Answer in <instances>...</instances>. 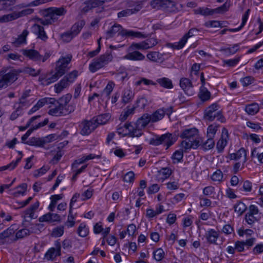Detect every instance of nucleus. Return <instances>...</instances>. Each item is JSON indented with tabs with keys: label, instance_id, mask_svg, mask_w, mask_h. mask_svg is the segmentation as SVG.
<instances>
[{
	"label": "nucleus",
	"instance_id": "3",
	"mask_svg": "<svg viewBox=\"0 0 263 263\" xmlns=\"http://www.w3.org/2000/svg\"><path fill=\"white\" fill-rule=\"evenodd\" d=\"M125 37H136L139 39L146 38L147 35L143 34L141 32L135 31L133 30L123 29L121 25L119 24H114L111 28L106 32V39H109L114 37L116 34Z\"/></svg>",
	"mask_w": 263,
	"mask_h": 263
},
{
	"label": "nucleus",
	"instance_id": "1",
	"mask_svg": "<svg viewBox=\"0 0 263 263\" xmlns=\"http://www.w3.org/2000/svg\"><path fill=\"white\" fill-rule=\"evenodd\" d=\"M198 130L196 128L185 129L180 134V137L184 139L181 145L185 150L197 148L201 143V139L199 136Z\"/></svg>",
	"mask_w": 263,
	"mask_h": 263
},
{
	"label": "nucleus",
	"instance_id": "9",
	"mask_svg": "<svg viewBox=\"0 0 263 263\" xmlns=\"http://www.w3.org/2000/svg\"><path fill=\"white\" fill-rule=\"evenodd\" d=\"M260 216L259 215L258 208L253 204L249 206L248 211L245 216L246 222L249 226V228H252L255 222L260 220Z\"/></svg>",
	"mask_w": 263,
	"mask_h": 263
},
{
	"label": "nucleus",
	"instance_id": "5",
	"mask_svg": "<svg viewBox=\"0 0 263 263\" xmlns=\"http://www.w3.org/2000/svg\"><path fill=\"white\" fill-rule=\"evenodd\" d=\"M220 106L217 103H213L209 106L204 111V119L210 122L213 121L215 119L221 123H225L226 119L219 109Z\"/></svg>",
	"mask_w": 263,
	"mask_h": 263
},
{
	"label": "nucleus",
	"instance_id": "58",
	"mask_svg": "<svg viewBox=\"0 0 263 263\" xmlns=\"http://www.w3.org/2000/svg\"><path fill=\"white\" fill-rule=\"evenodd\" d=\"M33 12V9H31V8H26V9L22 10V11H21L19 12H14V13L15 16L16 17V19H17L20 17L25 16V15H27L28 14H30L32 13Z\"/></svg>",
	"mask_w": 263,
	"mask_h": 263
},
{
	"label": "nucleus",
	"instance_id": "43",
	"mask_svg": "<svg viewBox=\"0 0 263 263\" xmlns=\"http://www.w3.org/2000/svg\"><path fill=\"white\" fill-rule=\"evenodd\" d=\"M144 45H145L144 44L143 41L139 42V43H133L127 48V51H133V50H146V48H145Z\"/></svg>",
	"mask_w": 263,
	"mask_h": 263
},
{
	"label": "nucleus",
	"instance_id": "25",
	"mask_svg": "<svg viewBox=\"0 0 263 263\" xmlns=\"http://www.w3.org/2000/svg\"><path fill=\"white\" fill-rule=\"evenodd\" d=\"M32 233H33V231L30 230L28 229L25 228L21 229L16 233L15 236L14 237L11 239V240L13 242L15 241L17 239H22L27 236H29Z\"/></svg>",
	"mask_w": 263,
	"mask_h": 263
},
{
	"label": "nucleus",
	"instance_id": "21",
	"mask_svg": "<svg viewBox=\"0 0 263 263\" xmlns=\"http://www.w3.org/2000/svg\"><path fill=\"white\" fill-rule=\"evenodd\" d=\"M32 29L34 33L37 36V37L45 42L48 39L44 28L43 26L39 24H34L32 26Z\"/></svg>",
	"mask_w": 263,
	"mask_h": 263
},
{
	"label": "nucleus",
	"instance_id": "29",
	"mask_svg": "<svg viewBox=\"0 0 263 263\" xmlns=\"http://www.w3.org/2000/svg\"><path fill=\"white\" fill-rule=\"evenodd\" d=\"M166 114V111L163 109H159L154 112L152 115H150V118H152V122H156L163 118Z\"/></svg>",
	"mask_w": 263,
	"mask_h": 263
},
{
	"label": "nucleus",
	"instance_id": "18",
	"mask_svg": "<svg viewBox=\"0 0 263 263\" xmlns=\"http://www.w3.org/2000/svg\"><path fill=\"white\" fill-rule=\"evenodd\" d=\"M15 229L13 228V226H11L6 230L0 233V243L1 244H4L5 242H8L7 239H12L14 237Z\"/></svg>",
	"mask_w": 263,
	"mask_h": 263
},
{
	"label": "nucleus",
	"instance_id": "6",
	"mask_svg": "<svg viewBox=\"0 0 263 263\" xmlns=\"http://www.w3.org/2000/svg\"><path fill=\"white\" fill-rule=\"evenodd\" d=\"M177 140V137L176 135L167 133L161 136L156 135L150 139L149 143L154 146L163 144L167 149L174 144Z\"/></svg>",
	"mask_w": 263,
	"mask_h": 263
},
{
	"label": "nucleus",
	"instance_id": "10",
	"mask_svg": "<svg viewBox=\"0 0 263 263\" xmlns=\"http://www.w3.org/2000/svg\"><path fill=\"white\" fill-rule=\"evenodd\" d=\"M22 53L24 56L38 63L41 62H45L50 56L47 52L43 56L37 50L34 49H23Z\"/></svg>",
	"mask_w": 263,
	"mask_h": 263
},
{
	"label": "nucleus",
	"instance_id": "57",
	"mask_svg": "<svg viewBox=\"0 0 263 263\" xmlns=\"http://www.w3.org/2000/svg\"><path fill=\"white\" fill-rule=\"evenodd\" d=\"M61 39L63 41L66 43L70 42L72 39L75 36L69 30L66 31L61 35Z\"/></svg>",
	"mask_w": 263,
	"mask_h": 263
},
{
	"label": "nucleus",
	"instance_id": "24",
	"mask_svg": "<svg viewBox=\"0 0 263 263\" xmlns=\"http://www.w3.org/2000/svg\"><path fill=\"white\" fill-rule=\"evenodd\" d=\"M27 30L25 29L22 33L18 36L17 38L12 42V44L15 47H18L22 44L26 43V37L28 34Z\"/></svg>",
	"mask_w": 263,
	"mask_h": 263
},
{
	"label": "nucleus",
	"instance_id": "39",
	"mask_svg": "<svg viewBox=\"0 0 263 263\" xmlns=\"http://www.w3.org/2000/svg\"><path fill=\"white\" fill-rule=\"evenodd\" d=\"M198 96L202 101H206L210 99L211 93L205 87H201Z\"/></svg>",
	"mask_w": 263,
	"mask_h": 263
},
{
	"label": "nucleus",
	"instance_id": "63",
	"mask_svg": "<svg viewBox=\"0 0 263 263\" xmlns=\"http://www.w3.org/2000/svg\"><path fill=\"white\" fill-rule=\"evenodd\" d=\"M222 178L223 174L220 170H218L215 172H214L211 177V179L215 181L220 182L222 181Z\"/></svg>",
	"mask_w": 263,
	"mask_h": 263
},
{
	"label": "nucleus",
	"instance_id": "14",
	"mask_svg": "<svg viewBox=\"0 0 263 263\" xmlns=\"http://www.w3.org/2000/svg\"><path fill=\"white\" fill-rule=\"evenodd\" d=\"M229 133L228 129L223 127L222 129L221 137L217 142L216 148L218 153L223 152L224 147L227 145Z\"/></svg>",
	"mask_w": 263,
	"mask_h": 263
},
{
	"label": "nucleus",
	"instance_id": "27",
	"mask_svg": "<svg viewBox=\"0 0 263 263\" xmlns=\"http://www.w3.org/2000/svg\"><path fill=\"white\" fill-rule=\"evenodd\" d=\"M146 57L148 60L155 62H162L164 60L163 55L157 51L149 52Z\"/></svg>",
	"mask_w": 263,
	"mask_h": 263
},
{
	"label": "nucleus",
	"instance_id": "42",
	"mask_svg": "<svg viewBox=\"0 0 263 263\" xmlns=\"http://www.w3.org/2000/svg\"><path fill=\"white\" fill-rule=\"evenodd\" d=\"M135 108L136 107L134 106L130 108L128 106L127 107L126 109H124V111L121 113L120 119L122 121H124L126 120L130 115L134 114Z\"/></svg>",
	"mask_w": 263,
	"mask_h": 263
},
{
	"label": "nucleus",
	"instance_id": "12",
	"mask_svg": "<svg viewBox=\"0 0 263 263\" xmlns=\"http://www.w3.org/2000/svg\"><path fill=\"white\" fill-rule=\"evenodd\" d=\"M72 56L71 55H67L66 57H63L60 59L56 64L55 71L58 72L59 76H63L66 71L67 70V67L71 60Z\"/></svg>",
	"mask_w": 263,
	"mask_h": 263
},
{
	"label": "nucleus",
	"instance_id": "51",
	"mask_svg": "<svg viewBox=\"0 0 263 263\" xmlns=\"http://www.w3.org/2000/svg\"><path fill=\"white\" fill-rule=\"evenodd\" d=\"M164 252L161 248L157 249L153 252L154 258L157 261H161L164 258Z\"/></svg>",
	"mask_w": 263,
	"mask_h": 263
},
{
	"label": "nucleus",
	"instance_id": "11",
	"mask_svg": "<svg viewBox=\"0 0 263 263\" xmlns=\"http://www.w3.org/2000/svg\"><path fill=\"white\" fill-rule=\"evenodd\" d=\"M199 30L198 29L195 28H191L187 33L183 35L179 42L174 44L168 43L167 45L168 47H171L174 49H180L184 47L189 37L197 34Z\"/></svg>",
	"mask_w": 263,
	"mask_h": 263
},
{
	"label": "nucleus",
	"instance_id": "41",
	"mask_svg": "<svg viewBox=\"0 0 263 263\" xmlns=\"http://www.w3.org/2000/svg\"><path fill=\"white\" fill-rule=\"evenodd\" d=\"M234 209L235 212H237L239 216L241 215L247 209L245 203L241 201H237L234 205Z\"/></svg>",
	"mask_w": 263,
	"mask_h": 263
},
{
	"label": "nucleus",
	"instance_id": "47",
	"mask_svg": "<svg viewBox=\"0 0 263 263\" xmlns=\"http://www.w3.org/2000/svg\"><path fill=\"white\" fill-rule=\"evenodd\" d=\"M77 232L80 236L84 237L88 234L89 231L86 224L84 223H81L78 229Z\"/></svg>",
	"mask_w": 263,
	"mask_h": 263
},
{
	"label": "nucleus",
	"instance_id": "60",
	"mask_svg": "<svg viewBox=\"0 0 263 263\" xmlns=\"http://www.w3.org/2000/svg\"><path fill=\"white\" fill-rule=\"evenodd\" d=\"M64 226H60L53 229L52 236L55 237H60L64 233Z\"/></svg>",
	"mask_w": 263,
	"mask_h": 263
},
{
	"label": "nucleus",
	"instance_id": "17",
	"mask_svg": "<svg viewBox=\"0 0 263 263\" xmlns=\"http://www.w3.org/2000/svg\"><path fill=\"white\" fill-rule=\"evenodd\" d=\"M204 237L206 241L209 244H213L215 245H218L217 241L219 237V233L214 229H211L205 232Z\"/></svg>",
	"mask_w": 263,
	"mask_h": 263
},
{
	"label": "nucleus",
	"instance_id": "40",
	"mask_svg": "<svg viewBox=\"0 0 263 263\" xmlns=\"http://www.w3.org/2000/svg\"><path fill=\"white\" fill-rule=\"evenodd\" d=\"M153 8L163 9L168 11L164 0H153L150 3Z\"/></svg>",
	"mask_w": 263,
	"mask_h": 263
},
{
	"label": "nucleus",
	"instance_id": "34",
	"mask_svg": "<svg viewBox=\"0 0 263 263\" xmlns=\"http://www.w3.org/2000/svg\"><path fill=\"white\" fill-rule=\"evenodd\" d=\"M196 14H200L204 16L212 15L214 14V10L210 9L207 7H200L194 10Z\"/></svg>",
	"mask_w": 263,
	"mask_h": 263
},
{
	"label": "nucleus",
	"instance_id": "52",
	"mask_svg": "<svg viewBox=\"0 0 263 263\" xmlns=\"http://www.w3.org/2000/svg\"><path fill=\"white\" fill-rule=\"evenodd\" d=\"M27 188V184L26 183H22L17 187V189H21V190L13 193L12 195L14 197H17L20 195H24L26 192Z\"/></svg>",
	"mask_w": 263,
	"mask_h": 263
},
{
	"label": "nucleus",
	"instance_id": "54",
	"mask_svg": "<svg viewBox=\"0 0 263 263\" xmlns=\"http://www.w3.org/2000/svg\"><path fill=\"white\" fill-rule=\"evenodd\" d=\"M16 19L14 13L8 14L0 16V23L8 22Z\"/></svg>",
	"mask_w": 263,
	"mask_h": 263
},
{
	"label": "nucleus",
	"instance_id": "2",
	"mask_svg": "<svg viewBox=\"0 0 263 263\" xmlns=\"http://www.w3.org/2000/svg\"><path fill=\"white\" fill-rule=\"evenodd\" d=\"M150 115L144 114L140 117L133 124L126 123L124 127L128 129V135L131 137H139L143 134V129L151 122Z\"/></svg>",
	"mask_w": 263,
	"mask_h": 263
},
{
	"label": "nucleus",
	"instance_id": "64",
	"mask_svg": "<svg viewBox=\"0 0 263 263\" xmlns=\"http://www.w3.org/2000/svg\"><path fill=\"white\" fill-rule=\"evenodd\" d=\"M115 84L113 82H109L104 89L103 93H105L106 97H109L112 92Z\"/></svg>",
	"mask_w": 263,
	"mask_h": 263
},
{
	"label": "nucleus",
	"instance_id": "38",
	"mask_svg": "<svg viewBox=\"0 0 263 263\" xmlns=\"http://www.w3.org/2000/svg\"><path fill=\"white\" fill-rule=\"evenodd\" d=\"M180 86L185 92L193 87V85L190 80L185 78H182L180 79Z\"/></svg>",
	"mask_w": 263,
	"mask_h": 263
},
{
	"label": "nucleus",
	"instance_id": "61",
	"mask_svg": "<svg viewBox=\"0 0 263 263\" xmlns=\"http://www.w3.org/2000/svg\"><path fill=\"white\" fill-rule=\"evenodd\" d=\"M30 90H25L22 94L21 97L19 99V103L23 106L25 105L28 102L26 100V98L30 96Z\"/></svg>",
	"mask_w": 263,
	"mask_h": 263
},
{
	"label": "nucleus",
	"instance_id": "15",
	"mask_svg": "<svg viewBox=\"0 0 263 263\" xmlns=\"http://www.w3.org/2000/svg\"><path fill=\"white\" fill-rule=\"evenodd\" d=\"M48 113L49 115L53 116H61L63 115V108L64 106L54 99V101H51Z\"/></svg>",
	"mask_w": 263,
	"mask_h": 263
},
{
	"label": "nucleus",
	"instance_id": "22",
	"mask_svg": "<svg viewBox=\"0 0 263 263\" xmlns=\"http://www.w3.org/2000/svg\"><path fill=\"white\" fill-rule=\"evenodd\" d=\"M110 118L109 115L108 114H104L94 117L92 118L93 122L96 124L97 127L99 125H103L106 124Z\"/></svg>",
	"mask_w": 263,
	"mask_h": 263
},
{
	"label": "nucleus",
	"instance_id": "4",
	"mask_svg": "<svg viewBox=\"0 0 263 263\" xmlns=\"http://www.w3.org/2000/svg\"><path fill=\"white\" fill-rule=\"evenodd\" d=\"M67 11L63 7H50L44 11V16L41 19V23L43 25L52 24L59 20L64 16Z\"/></svg>",
	"mask_w": 263,
	"mask_h": 263
},
{
	"label": "nucleus",
	"instance_id": "45",
	"mask_svg": "<svg viewBox=\"0 0 263 263\" xmlns=\"http://www.w3.org/2000/svg\"><path fill=\"white\" fill-rule=\"evenodd\" d=\"M33 131V129H32V128L31 127L30 129H29L27 131V132L22 137L21 140L23 143L27 144L28 145H34V141L33 140H35V138H32L31 140L25 142V141L27 140L28 137L30 135V134L32 133Z\"/></svg>",
	"mask_w": 263,
	"mask_h": 263
},
{
	"label": "nucleus",
	"instance_id": "37",
	"mask_svg": "<svg viewBox=\"0 0 263 263\" xmlns=\"http://www.w3.org/2000/svg\"><path fill=\"white\" fill-rule=\"evenodd\" d=\"M141 8H142L141 6L138 5L137 6V8H135L134 9H127L122 10L118 13V16L119 17H124V16H128L130 14H132L135 13L136 12H138V11L140 10V9Z\"/></svg>",
	"mask_w": 263,
	"mask_h": 263
},
{
	"label": "nucleus",
	"instance_id": "46",
	"mask_svg": "<svg viewBox=\"0 0 263 263\" xmlns=\"http://www.w3.org/2000/svg\"><path fill=\"white\" fill-rule=\"evenodd\" d=\"M183 152L182 150H177L175 151L172 156L173 162L174 163H177L180 162L183 158Z\"/></svg>",
	"mask_w": 263,
	"mask_h": 263
},
{
	"label": "nucleus",
	"instance_id": "26",
	"mask_svg": "<svg viewBox=\"0 0 263 263\" xmlns=\"http://www.w3.org/2000/svg\"><path fill=\"white\" fill-rule=\"evenodd\" d=\"M245 110L249 115H255L259 110V105L257 103L247 104L245 106Z\"/></svg>",
	"mask_w": 263,
	"mask_h": 263
},
{
	"label": "nucleus",
	"instance_id": "48",
	"mask_svg": "<svg viewBox=\"0 0 263 263\" xmlns=\"http://www.w3.org/2000/svg\"><path fill=\"white\" fill-rule=\"evenodd\" d=\"M172 171L168 167H163L158 171L159 175L161 176L162 179L168 178L172 174Z\"/></svg>",
	"mask_w": 263,
	"mask_h": 263
},
{
	"label": "nucleus",
	"instance_id": "23",
	"mask_svg": "<svg viewBox=\"0 0 263 263\" xmlns=\"http://www.w3.org/2000/svg\"><path fill=\"white\" fill-rule=\"evenodd\" d=\"M85 24V22L84 20H80L75 23L71 27L70 31L76 36L81 32V30L83 28Z\"/></svg>",
	"mask_w": 263,
	"mask_h": 263
},
{
	"label": "nucleus",
	"instance_id": "7",
	"mask_svg": "<svg viewBox=\"0 0 263 263\" xmlns=\"http://www.w3.org/2000/svg\"><path fill=\"white\" fill-rule=\"evenodd\" d=\"M21 72L22 70L20 69H13L6 73L3 70V74L0 77V90L7 88L15 82Z\"/></svg>",
	"mask_w": 263,
	"mask_h": 263
},
{
	"label": "nucleus",
	"instance_id": "19",
	"mask_svg": "<svg viewBox=\"0 0 263 263\" xmlns=\"http://www.w3.org/2000/svg\"><path fill=\"white\" fill-rule=\"evenodd\" d=\"M127 52L128 53L123 57V59L130 61H143L145 59V56L138 50H133Z\"/></svg>",
	"mask_w": 263,
	"mask_h": 263
},
{
	"label": "nucleus",
	"instance_id": "36",
	"mask_svg": "<svg viewBox=\"0 0 263 263\" xmlns=\"http://www.w3.org/2000/svg\"><path fill=\"white\" fill-rule=\"evenodd\" d=\"M15 3V0H0V11L11 9Z\"/></svg>",
	"mask_w": 263,
	"mask_h": 263
},
{
	"label": "nucleus",
	"instance_id": "55",
	"mask_svg": "<svg viewBox=\"0 0 263 263\" xmlns=\"http://www.w3.org/2000/svg\"><path fill=\"white\" fill-rule=\"evenodd\" d=\"M62 77L61 76H59L58 72L55 71V72L52 74L51 76L48 77L44 81V83L46 85H49L50 84L55 82L57 81L59 78Z\"/></svg>",
	"mask_w": 263,
	"mask_h": 263
},
{
	"label": "nucleus",
	"instance_id": "33",
	"mask_svg": "<svg viewBox=\"0 0 263 263\" xmlns=\"http://www.w3.org/2000/svg\"><path fill=\"white\" fill-rule=\"evenodd\" d=\"M157 82L162 87L166 89H171L173 87V85L171 80L167 78H162L158 79Z\"/></svg>",
	"mask_w": 263,
	"mask_h": 263
},
{
	"label": "nucleus",
	"instance_id": "62",
	"mask_svg": "<svg viewBox=\"0 0 263 263\" xmlns=\"http://www.w3.org/2000/svg\"><path fill=\"white\" fill-rule=\"evenodd\" d=\"M238 44H235L232 47L222 49L221 50L227 54H233L238 50Z\"/></svg>",
	"mask_w": 263,
	"mask_h": 263
},
{
	"label": "nucleus",
	"instance_id": "32",
	"mask_svg": "<svg viewBox=\"0 0 263 263\" xmlns=\"http://www.w3.org/2000/svg\"><path fill=\"white\" fill-rule=\"evenodd\" d=\"M100 6L97 0H89L84 3V6L82 9L83 12H87L92 8Z\"/></svg>",
	"mask_w": 263,
	"mask_h": 263
},
{
	"label": "nucleus",
	"instance_id": "53",
	"mask_svg": "<svg viewBox=\"0 0 263 263\" xmlns=\"http://www.w3.org/2000/svg\"><path fill=\"white\" fill-rule=\"evenodd\" d=\"M143 42L145 45L144 46L146 50L153 47L158 43L157 40L153 37L146 39L145 41H143Z\"/></svg>",
	"mask_w": 263,
	"mask_h": 263
},
{
	"label": "nucleus",
	"instance_id": "44",
	"mask_svg": "<svg viewBox=\"0 0 263 263\" xmlns=\"http://www.w3.org/2000/svg\"><path fill=\"white\" fill-rule=\"evenodd\" d=\"M78 76V71L74 70L65 75L63 78L70 84L72 83Z\"/></svg>",
	"mask_w": 263,
	"mask_h": 263
},
{
	"label": "nucleus",
	"instance_id": "49",
	"mask_svg": "<svg viewBox=\"0 0 263 263\" xmlns=\"http://www.w3.org/2000/svg\"><path fill=\"white\" fill-rule=\"evenodd\" d=\"M21 158H18L15 161H12L7 165L0 167V172L4 171L6 170H13L21 161Z\"/></svg>",
	"mask_w": 263,
	"mask_h": 263
},
{
	"label": "nucleus",
	"instance_id": "13",
	"mask_svg": "<svg viewBox=\"0 0 263 263\" xmlns=\"http://www.w3.org/2000/svg\"><path fill=\"white\" fill-rule=\"evenodd\" d=\"M95 124L92 119L83 121L80 125V134L83 136L89 135L97 128Z\"/></svg>",
	"mask_w": 263,
	"mask_h": 263
},
{
	"label": "nucleus",
	"instance_id": "30",
	"mask_svg": "<svg viewBox=\"0 0 263 263\" xmlns=\"http://www.w3.org/2000/svg\"><path fill=\"white\" fill-rule=\"evenodd\" d=\"M242 156L244 157V162L247 161V152L245 148H240L236 153H232L230 155V158L231 160H237L241 158Z\"/></svg>",
	"mask_w": 263,
	"mask_h": 263
},
{
	"label": "nucleus",
	"instance_id": "31",
	"mask_svg": "<svg viewBox=\"0 0 263 263\" xmlns=\"http://www.w3.org/2000/svg\"><path fill=\"white\" fill-rule=\"evenodd\" d=\"M69 85L70 84L63 78L62 80L54 85L55 92L57 93H60Z\"/></svg>",
	"mask_w": 263,
	"mask_h": 263
},
{
	"label": "nucleus",
	"instance_id": "56",
	"mask_svg": "<svg viewBox=\"0 0 263 263\" xmlns=\"http://www.w3.org/2000/svg\"><path fill=\"white\" fill-rule=\"evenodd\" d=\"M51 101H54V98H44L40 99L36 103V105L41 108L45 104H50Z\"/></svg>",
	"mask_w": 263,
	"mask_h": 263
},
{
	"label": "nucleus",
	"instance_id": "50",
	"mask_svg": "<svg viewBox=\"0 0 263 263\" xmlns=\"http://www.w3.org/2000/svg\"><path fill=\"white\" fill-rule=\"evenodd\" d=\"M215 145V142L214 141V138L208 137V139L206 141L203 143L202 145V147L204 150H209L214 147Z\"/></svg>",
	"mask_w": 263,
	"mask_h": 263
},
{
	"label": "nucleus",
	"instance_id": "59",
	"mask_svg": "<svg viewBox=\"0 0 263 263\" xmlns=\"http://www.w3.org/2000/svg\"><path fill=\"white\" fill-rule=\"evenodd\" d=\"M230 7V5L228 4L227 3H225L222 6L216 8L214 9V13H222L229 10Z\"/></svg>",
	"mask_w": 263,
	"mask_h": 263
},
{
	"label": "nucleus",
	"instance_id": "28",
	"mask_svg": "<svg viewBox=\"0 0 263 263\" xmlns=\"http://www.w3.org/2000/svg\"><path fill=\"white\" fill-rule=\"evenodd\" d=\"M134 97V93L129 89H125L122 92V102L127 104L130 102Z\"/></svg>",
	"mask_w": 263,
	"mask_h": 263
},
{
	"label": "nucleus",
	"instance_id": "20",
	"mask_svg": "<svg viewBox=\"0 0 263 263\" xmlns=\"http://www.w3.org/2000/svg\"><path fill=\"white\" fill-rule=\"evenodd\" d=\"M39 206V201H36L24 212V215L23 217L25 221H27V218H29L30 219L36 218V217L34 216V212L38 209Z\"/></svg>",
	"mask_w": 263,
	"mask_h": 263
},
{
	"label": "nucleus",
	"instance_id": "16",
	"mask_svg": "<svg viewBox=\"0 0 263 263\" xmlns=\"http://www.w3.org/2000/svg\"><path fill=\"white\" fill-rule=\"evenodd\" d=\"M55 248L49 249L45 254V257L48 260H53L57 256L61 255V245L60 241H56L54 243Z\"/></svg>",
	"mask_w": 263,
	"mask_h": 263
},
{
	"label": "nucleus",
	"instance_id": "35",
	"mask_svg": "<svg viewBox=\"0 0 263 263\" xmlns=\"http://www.w3.org/2000/svg\"><path fill=\"white\" fill-rule=\"evenodd\" d=\"M220 125L216 123L210 124L207 128L206 136L214 138Z\"/></svg>",
	"mask_w": 263,
	"mask_h": 263
},
{
	"label": "nucleus",
	"instance_id": "8",
	"mask_svg": "<svg viewBox=\"0 0 263 263\" xmlns=\"http://www.w3.org/2000/svg\"><path fill=\"white\" fill-rule=\"evenodd\" d=\"M112 60V55L111 53L106 52L105 53L101 55L99 58L93 60L92 62L89 64V70L92 72H95L106 65Z\"/></svg>",
	"mask_w": 263,
	"mask_h": 263
}]
</instances>
